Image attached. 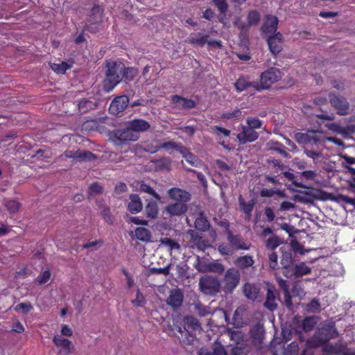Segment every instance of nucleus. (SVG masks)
<instances>
[{
  "mask_svg": "<svg viewBox=\"0 0 355 355\" xmlns=\"http://www.w3.org/2000/svg\"><path fill=\"white\" fill-rule=\"evenodd\" d=\"M282 76V72L278 68L270 67L268 69L260 76L259 91L269 89L272 84L280 80Z\"/></svg>",
  "mask_w": 355,
  "mask_h": 355,
  "instance_id": "6",
  "label": "nucleus"
},
{
  "mask_svg": "<svg viewBox=\"0 0 355 355\" xmlns=\"http://www.w3.org/2000/svg\"><path fill=\"white\" fill-rule=\"evenodd\" d=\"M331 105L336 110V113L340 116H345L349 110V103L347 98L336 92H330L328 95Z\"/></svg>",
  "mask_w": 355,
  "mask_h": 355,
  "instance_id": "7",
  "label": "nucleus"
},
{
  "mask_svg": "<svg viewBox=\"0 0 355 355\" xmlns=\"http://www.w3.org/2000/svg\"><path fill=\"white\" fill-rule=\"evenodd\" d=\"M124 64L120 61L110 60L106 62L105 78L103 87L105 92L112 91L123 79Z\"/></svg>",
  "mask_w": 355,
  "mask_h": 355,
  "instance_id": "2",
  "label": "nucleus"
},
{
  "mask_svg": "<svg viewBox=\"0 0 355 355\" xmlns=\"http://www.w3.org/2000/svg\"><path fill=\"white\" fill-rule=\"evenodd\" d=\"M206 261L205 259L201 258L200 256L197 255L196 257V261L193 263V267L198 270L199 272H202V268L204 266H205Z\"/></svg>",
  "mask_w": 355,
  "mask_h": 355,
  "instance_id": "57",
  "label": "nucleus"
},
{
  "mask_svg": "<svg viewBox=\"0 0 355 355\" xmlns=\"http://www.w3.org/2000/svg\"><path fill=\"white\" fill-rule=\"evenodd\" d=\"M221 117L225 119H231L234 118L240 119L242 117V111L237 109L232 112H226L222 114Z\"/></svg>",
  "mask_w": 355,
  "mask_h": 355,
  "instance_id": "54",
  "label": "nucleus"
},
{
  "mask_svg": "<svg viewBox=\"0 0 355 355\" xmlns=\"http://www.w3.org/2000/svg\"><path fill=\"white\" fill-rule=\"evenodd\" d=\"M243 293L248 299L254 301L259 295V288L255 284L246 283L243 286Z\"/></svg>",
  "mask_w": 355,
  "mask_h": 355,
  "instance_id": "29",
  "label": "nucleus"
},
{
  "mask_svg": "<svg viewBox=\"0 0 355 355\" xmlns=\"http://www.w3.org/2000/svg\"><path fill=\"white\" fill-rule=\"evenodd\" d=\"M324 350L336 355H355V349L349 348L347 343L342 340L325 345Z\"/></svg>",
  "mask_w": 355,
  "mask_h": 355,
  "instance_id": "8",
  "label": "nucleus"
},
{
  "mask_svg": "<svg viewBox=\"0 0 355 355\" xmlns=\"http://www.w3.org/2000/svg\"><path fill=\"white\" fill-rule=\"evenodd\" d=\"M339 334L334 322L324 324L316 332L314 339L317 342V345L326 344L329 340L336 338Z\"/></svg>",
  "mask_w": 355,
  "mask_h": 355,
  "instance_id": "5",
  "label": "nucleus"
},
{
  "mask_svg": "<svg viewBox=\"0 0 355 355\" xmlns=\"http://www.w3.org/2000/svg\"><path fill=\"white\" fill-rule=\"evenodd\" d=\"M103 9L99 6H94L90 10V22H103L102 15Z\"/></svg>",
  "mask_w": 355,
  "mask_h": 355,
  "instance_id": "37",
  "label": "nucleus"
},
{
  "mask_svg": "<svg viewBox=\"0 0 355 355\" xmlns=\"http://www.w3.org/2000/svg\"><path fill=\"white\" fill-rule=\"evenodd\" d=\"M127 209L132 214H137L143 209V203L139 195L132 193L129 196Z\"/></svg>",
  "mask_w": 355,
  "mask_h": 355,
  "instance_id": "20",
  "label": "nucleus"
},
{
  "mask_svg": "<svg viewBox=\"0 0 355 355\" xmlns=\"http://www.w3.org/2000/svg\"><path fill=\"white\" fill-rule=\"evenodd\" d=\"M131 130L136 133L137 135L139 136V132H143L147 131L150 127V123L141 119H135L132 121H130L128 123Z\"/></svg>",
  "mask_w": 355,
  "mask_h": 355,
  "instance_id": "19",
  "label": "nucleus"
},
{
  "mask_svg": "<svg viewBox=\"0 0 355 355\" xmlns=\"http://www.w3.org/2000/svg\"><path fill=\"white\" fill-rule=\"evenodd\" d=\"M178 144H179L178 143H176L175 141L171 140V141H169L167 142H163V143L159 144V148H160V149L164 148L166 150H176L178 148Z\"/></svg>",
  "mask_w": 355,
  "mask_h": 355,
  "instance_id": "61",
  "label": "nucleus"
},
{
  "mask_svg": "<svg viewBox=\"0 0 355 355\" xmlns=\"http://www.w3.org/2000/svg\"><path fill=\"white\" fill-rule=\"evenodd\" d=\"M316 324V318L310 316L305 318L302 323V328L304 331H311Z\"/></svg>",
  "mask_w": 355,
  "mask_h": 355,
  "instance_id": "43",
  "label": "nucleus"
},
{
  "mask_svg": "<svg viewBox=\"0 0 355 355\" xmlns=\"http://www.w3.org/2000/svg\"><path fill=\"white\" fill-rule=\"evenodd\" d=\"M51 67L52 70L57 73H64L67 69L71 67V65L65 62H62L60 63H53L51 64Z\"/></svg>",
  "mask_w": 355,
  "mask_h": 355,
  "instance_id": "46",
  "label": "nucleus"
},
{
  "mask_svg": "<svg viewBox=\"0 0 355 355\" xmlns=\"http://www.w3.org/2000/svg\"><path fill=\"white\" fill-rule=\"evenodd\" d=\"M104 191V187L98 182L90 184V196L92 194H101Z\"/></svg>",
  "mask_w": 355,
  "mask_h": 355,
  "instance_id": "56",
  "label": "nucleus"
},
{
  "mask_svg": "<svg viewBox=\"0 0 355 355\" xmlns=\"http://www.w3.org/2000/svg\"><path fill=\"white\" fill-rule=\"evenodd\" d=\"M108 137L109 139L117 146H122L130 141H135L139 138V135L131 130L128 125L125 128L110 132Z\"/></svg>",
  "mask_w": 355,
  "mask_h": 355,
  "instance_id": "3",
  "label": "nucleus"
},
{
  "mask_svg": "<svg viewBox=\"0 0 355 355\" xmlns=\"http://www.w3.org/2000/svg\"><path fill=\"white\" fill-rule=\"evenodd\" d=\"M51 277V272L49 270H44L42 274L37 277V282L39 284H44L49 282Z\"/></svg>",
  "mask_w": 355,
  "mask_h": 355,
  "instance_id": "62",
  "label": "nucleus"
},
{
  "mask_svg": "<svg viewBox=\"0 0 355 355\" xmlns=\"http://www.w3.org/2000/svg\"><path fill=\"white\" fill-rule=\"evenodd\" d=\"M240 280V273L234 268H229L225 274L224 284L225 291L232 293L238 286Z\"/></svg>",
  "mask_w": 355,
  "mask_h": 355,
  "instance_id": "10",
  "label": "nucleus"
},
{
  "mask_svg": "<svg viewBox=\"0 0 355 355\" xmlns=\"http://www.w3.org/2000/svg\"><path fill=\"white\" fill-rule=\"evenodd\" d=\"M247 126L255 130L261 128L262 126V121L254 117H248L246 119Z\"/></svg>",
  "mask_w": 355,
  "mask_h": 355,
  "instance_id": "52",
  "label": "nucleus"
},
{
  "mask_svg": "<svg viewBox=\"0 0 355 355\" xmlns=\"http://www.w3.org/2000/svg\"><path fill=\"white\" fill-rule=\"evenodd\" d=\"M159 242V245L166 247L171 254L172 253L173 251H177L178 252H180V245L178 242L175 241L174 240L170 238H161Z\"/></svg>",
  "mask_w": 355,
  "mask_h": 355,
  "instance_id": "33",
  "label": "nucleus"
},
{
  "mask_svg": "<svg viewBox=\"0 0 355 355\" xmlns=\"http://www.w3.org/2000/svg\"><path fill=\"white\" fill-rule=\"evenodd\" d=\"M227 241L234 250H248L250 245L245 242L244 239L240 235H234L228 230Z\"/></svg>",
  "mask_w": 355,
  "mask_h": 355,
  "instance_id": "16",
  "label": "nucleus"
},
{
  "mask_svg": "<svg viewBox=\"0 0 355 355\" xmlns=\"http://www.w3.org/2000/svg\"><path fill=\"white\" fill-rule=\"evenodd\" d=\"M213 1L219 10L220 13L225 16L228 8L227 0H213Z\"/></svg>",
  "mask_w": 355,
  "mask_h": 355,
  "instance_id": "50",
  "label": "nucleus"
},
{
  "mask_svg": "<svg viewBox=\"0 0 355 355\" xmlns=\"http://www.w3.org/2000/svg\"><path fill=\"white\" fill-rule=\"evenodd\" d=\"M329 199L336 202H345L355 206V198H351L347 196L339 194L338 196H334L329 194Z\"/></svg>",
  "mask_w": 355,
  "mask_h": 355,
  "instance_id": "39",
  "label": "nucleus"
},
{
  "mask_svg": "<svg viewBox=\"0 0 355 355\" xmlns=\"http://www.w3.org/2000/svg\"><path fill=\"white\" fill-rule=\"evenodd\" d=\"M277 24H263L261 26V31L266 35L270 34L274 35V33H277Z\"/></svg>",
  "mask_w": 355,
  "mask_h": 355,
  "instance_id": "48",
  "label": "nucleus"
},
{
  "mask_svg": "<svg viewBox=\"0 0 355 355\" xmlns=\"http://www.w3.org/2000/svg\"><path fill=\"white\" fill-rule=\"evenodd\" d=\"M185 160L194 167H200L202 165V161L191 153L187 155Z\"/></svg>",
  "mask_w": 355,
  "mask_h": 355,
  "instance_id": "51",
  "label": "nucleus"
},
{
  "mask_svg": "<svg viewBox=\"0 0 355 355\" xmlns=\"http://www.w3.org/2000/svg\"><path fill=\"white\" fill-rule=\"evenodd\" d=\"M304 310L308 313H317L320 310V303L316 298H313L304 306Z\"/></svg>",
  "mask_w": 355,
  "mask_h": 355,
  "instance_id": "44",
  "label": "nucleus"
},
{
  "mask_svg": "<svg viewBox=\"0 0 355 355\" xmlns=\"http://www.w3.org/2000/svg\"><path fill=\"white\" fill-rule=\"evenodd\" d=\"M282 41L283 36L279 32L268 36V45L272 54L277 55L282 51Z\"/></svg>",
  "mask_w": 355,
  "mask_h": 355,
  "instance_id": "14",
  "label": "nucleus"
},
{
  "mask_svg": "<svg viewBox=\"0 0 355 355\" xmlns=\"http://www.w3.org/2000/svg\"><path fill=\"white\" fill-rule=\"evenodd\" d=\"M326 127L329 130L340 134L343 137H347L349 135L355 132L354 125H348L346 128H343L337 123H331L327 124Z\"/></svg>",
  "mask_w": 355,
  "mask_h": 355,
  "instance_id": "24",
  "label": "nucleus"
},
{
  "mask_svg": "<svg viewBox=\"0 0 355 355\" xmlns=\"http://www.w3.org/2000/svg\"><path fill=\"white\" fill-rule=\"evenodd\" d=\"M292 291L294 295L300 297H302L305 295L304 288L302 287L299 282H295L293 286Z\"/></svg>",
  "mask_w": 355,
  "mask_h": 355,
  "instance_id": "63",
  "label": "nucleus"
},
{
  "mask_svg": "<svg viewBox=\"0 0 355 355\" xmlns=\"http://www.w3.org/2000/svg\"><path fill=\"white\" fill-rule=\"evenodd\" d=\"M280 263L282 265V272L286 277L295 264L291 253L287 252H284L281 258Z\"/></svg>",
  "mask_w": 355,
  "mask_h": 355,
  "instance_id": "23",
  "label": "nucleus"
},
{
  "mask_svg": "<svg viewBox=\"0 0 355 355\" xmlns=\"http://www.w3.org/2000/svg\"><path fill=\"white\" fill-rule=\"evenodd\" d=\"M264 306L270 311H273L277 308L276 303V289L273 286H268L266 293V300L264 302Z\"/></svg>",
  "mask_w": 355,
  "mask_h": 355,
  "instance_id": "22",
  "label": "nucleus"
},
{
  "mask_svg": "<svg viewBox=\"0 0 355 355\" xmlns=\"http://www.w3.org/2000/svg\"><path fill=\"white\" fill-rule=\"evenodd\" d=\"M311 272V268L304 262L295 263L286 278L297 279Z\"/></svg>",
  "mask_w": 355,
  "mask_h": 355,
  "instance_id": "15",
  "label": "nucleus"
},
{
  "mask_svg": "<svg viewBox=\"0 0 355 355\" xmlns=\"http://www.w3.org/2000/svg\"><path fill=\"white\" fill-rule=\"evenodd\" d=\"M283 243V240L277 236H272L266 241V248L268 250H273Z\"/></svg>",
  "mask_w": 355,
  "mask_h": 355,
  "instance_id": "42",
  "label": "nucleus"
},
{
  "mask_svg": "<svg viewBox=\"0 0 355 355\" xmlns=\"http://www.w3.org/2000/svg\"><path fill=\"white\" fill-rule=\"evenodd\" d=\"M129 103V97L121 95L116 97L110 103L109 111L114 115H118L125 110Z\"/></svg>",
  "mask_w": 355,
  "mask_h": 355,
  "instance_id": "11",
  "label": "nucleus"
},
{
  "mask_svg": "<svg viewBox=\"0 0 355 355\" xmlns=\"http://www.w3.org/2000/svg\"><path fill=\"white\" fill-rule=\"evenodd\" d=\"M171 101L175 104V107L179 109L189 110L196 107V103L194 101L183 98L179 95L172 96Z\"/></svg>",
  "mask_w": 355,
  "mask_h": 355,
  "instance_id": "21",
  "label": "nucleus"
},
{
  "mask_svg": "<svg viewBox=\"0 0 355 355\" xmlns=\"http://www.w3.org/2000/svg\"><path fill=\"white\" fill-rule=\"evenodd\" d=\"M199 289L207 295L215 296L220 292L221 282L217 277L205 275L199 279Z\"/></svg>",
  "mask_w": 355,
  "mask_h": 355,
  "instance_id": "4",
  "label": "nucleus"
},
{
  "mask_svg": "<svg viewBox=\"0 0 355 355\" xmlns=\"http://www.w3.org/2000/svg\"><path fill=\"white\" fill-rule=\"evenodd\" d=\"M54 345L59 350V353L62 355H67L71 352L73 345L70 340L63 338L61 335L56 334L53 338Z\"/></svg>",
  "mask_w": 355,
  "mask_h": 355,
  "instance_id": "13",
  "label": "nucleus"
},
{
  "mask_svg": "<svg viewBox=\"0 0 355 355\" xmlns=\"http://www.w3.org/2000/svg\"><path fill=\"white\" fill-rule=\"evenodd\" d=\"M275 194H277V196L280 197H284L285 193L284 191L282 190H274L272 189H263L260 191V196L261 197L265 198H270L273 196Z\"/></svg>",
  "mask_w": 355,
  "mask_h": 355,
  "instance_id": "45",
  "label": "nucleus"
},
{
  "mask_svg": "<svg viewBox=\"0 0 355 355\" xmlns=\"http://www.w3.org/2000/svg\"><path fill=\"white\" fill-rule=\"evenodd\" d=\"M209 36V34H204L202 33L192 34L189 37V42L194 45L203 46L205 44H207V42H208Z\"/></svg>",
  "mask_w": 355,
  "mask_h": 355,
  "instance_id": "31",
  "label": "nucleus"
},
{
  "mask_svg": "<svg viewBox=\"0 0 355 355\" xmlns=\"http://www.w3.org/2000/svg\"><path fill=\"white\" fill-rule=\"evenodd\" d=\"M311 133H315V131L309 130L307 132H296L293 138L299 144L309 146V141Z\"/></svg>",
  "mask_w": 355,
  "mask_h": 355,
  "instance_id": "36",
  "label": "nucleus"
},
{
  "mask_svg": "<svg viewBox=\"0 0 355 355\" xmlns=\"http://www.w3.org/2000/svg\"><path fill=\"white\" fill-rule=\"evenodd\" d=\"M168 195L175 202L169 203L164 211L169 216H181L185 214L188 210L187 202L191 200V194L179 188H171L168 190Z\"/></svg>",
  "mask_w": 355,
  "mask_h": 355,
  "instance_id": "1",
  "label": "nucleus"
},
{
  "mask_svg": "<svg viewBox=\"0 0 355 355\" xmlns=\"http://www.w3.org/2000/svg\"><path fill=\"white\" fill-rule=\"evenodd\" d=\"M138 73V70L133 67H125L123 71V78L127 80H132Z\"/></svg>",
  "mask_w": 355,
  "mask_h": 355,
  "instance_id": "47",
  "label": "nucleus"
},
{
  "mask_svg": "<svg viewBox=\"0 0 355 355\" xmlns=\"http://www.w3.org/2000/svg\"><path fill=\"white\" fill-rule=\"evenodd\" d=\"M156 171L171 170V159L168 157H162L159 159L152 160Z\"/></svg>",
  "mask_w": 355,
  "mask_h": 355,
  "instance_id": "34",
  "label": "nucleus"
},
{
  "mask_svg": "<svg viewBox=\"0 0 355 355\" xmlns=\"http://www.w3.org/2000/svg\"><path fill=\"white\" fill-rule=\"evenodd\" d=\"M195 227L200 232H206L210 227V223L208 221L205 213L200 211L194 222Z\"/></svg>",
  "mask_w": 355,
  "mask_h": 355,
  "instance_id": "27",
  "label": "nucleus"
},
{
  "mask_svg": "<svg viewBox=\"0 0 355 355\" xmlns=\"http://www.w3.org/2000/svg\"><path fill=\"white\" fill-rule=\"evenodd\" d=\"M231 338L236 340L235 345L232 349V355H247L248 354L250 347L246 341L242 339L240 332H232Z\"/></svg>",
  "mask_w": 355,
  "mask_h": 355,
  "instance_id": "9",
  "label": "nucleus"
},
{
  "mask_svg": "<svg viewBox=\"0 0 355 355\" xmlns=\"http://www.w3.org/2000/svg\"><path fill=\"white\" fill-rule=\"evenodd\" d=\"M198 355H227V353L223 345L220 343H215L213 345L212 352L202 348L199 351Z\"/></svg>",
  "mask_w": 355,
  "mask_h": 355,
  "instance_id": "30",
  "label": "nucleus"
},
{
  "mask_svg": "<svg viewBox=\"0 0 355 355\" xmlns=\"http://www.w3.org/2000/svg\"><path fill=\"white\" fill-rule=\"evenodd\" d=\"M138 190L153 196L157 200H161V196L150 185L144 182L139 184Z\"/></svg>",
  "mask_w": 355,
  "mask_h": 355,
  "instance_id": "38",
  "label": "nucleus"
},
{
  "mask_svg": "<svg viewBox=\"0 0 355 355\" xmlns=\"http://www.w3.org/2000/svg\"><path fill=\"white\" fill-rule=\"evenodd\" d=\"M99 212L107 223L112 224L114 223V216L111 214L110 209L108 206Z\"/></svg>",
  "mask_w": 355,
  "mask_h": 355,
  "instance_id": "55",
  "label": "nucleus"
},
{
  "mask_svg": "<svg viewBox=\"0 0 355 355\" xmlns=\"http://www.w3.org/2000/svg\"><path fill=\"white\" fill-rule=\"evenodd\" d=\"M182 302L183 295L180 291L178 290L172 291L166 300L167 304L173 309L180 307L182 305Z\"/></svg>",
  "mask_w": 355,
  "mask_h": 355,
  "instance_id": "25",
  "label": "nucleus"
},
{
  "mask_svg": "<svg viewBox=\"0 0 355 355\" xmlns=\"http://www.w3.org/2000/svg\"><path fill=\"white\" fill-rule=\"evenodd\" d=\"M261 15L257 10H250L248 15V22H260Z\"/></svg>",
  "mask_w": 355,
  "mask_h": 355,
  "instance_id": "60",
  "label": "nucleus"
},
{
  "mask_svg": "<svg viewBox=\"0 0 355 355\" xmlns=\"http://www.w3.org/2000/svg\"><path fill=\"white\" fill-rule=\"evenodd\" d=\"M14 309L17 312H21L23 314H27L33 309V306L30 302H22L15 306Z\"/></svg>",
  "mask_w": 355,
  "mask_h": 355,
  "instance_id": "49",
  "label": "nucleus"
},
{
  "mask_svg": "<svg viewBox=\"0 0 355 355\" xmlns=\"http://www.w3.org/2000/svg\"><path fill=\"white\" fill-rule=\"evenodd\" d=\"M195 311L200 316L205 317L211 314V308L205 306L201 302H196L193 304Z\"/></svg>",
  "mask_w": 355,
  "mask_h": 355,
  "instance_id": "40",
  "label": "nucleus"
},
{
  "mask_svg": "<svg viewBox=\"0 0 355 355\" xmlns=\"http://www.w3.org/2000/svg\"><path fill=\"white\" fill-rule=\"evenodd\" d=\"M304 153L308 157L313 159L315 163H316L317 160L322 156L321 153L307 148L304 149Z\"/></svg>",
  "mask_w": 355,
  "mask_h": 355,
  "instance_id": "58",
  "label": "nucleus"
},
{
  "mask_svg": "<svg viewBox=\"0 0 355 355\" xmlns=\"http://www.w3.org/2000/svg\"><path fill=\"white\" fill-rule=\"evenodd\" d=\"M88 159V153L85 150H78L76 151L75 161L81 162L87 161Z\"/></svg>",
  "mask_w": 355,
  "mask_h": 355,
  "instance_id": "59",
  "label": "nucleus"
},
{
  "mask_svg": "<svg viewBox=\"0 0 355 355\" xmlns=\"http://www.w3.org/2000/svg\"><path fill=\"white\" fill-rule=\"evenodd\" d=\"M135 236L137 239L142 241H149L151 234L149 230L144 227H137L135 230Z\"/></svg>",
  "mask_w": 355,
  "mask_h": 355,
  "instance_id": "41",
  "label": "nucleus"
},
{
  "mask_svg": "<svg viewBox=\"0 0 355 355\" xmlns=\"http://www.w3.org/2000/svg\"><path fill=\"white\" fill-rule=\"evenodd\" d=\"M254 263V261L252 257L249 255L238 257L234 261V263L241 269H245L251 267L252 266Z\"/></svg>",
  "mask_w": 355,
  "mask_h": 355,
  "instance_id": "35",
  "label": "nucleus"
},
{
  "mask_svg": "<svg viewBox=\"0 0 355 355\" xmlns=\"http://www.w3.org/2000/svg\"><path fill=\"white\" fill-rule=\"evenodd\" d=\"M187 234L191 237V242L199 250L204 251L209 245L208 241L204 239L199 234L193 230H188Z\"/></svg>",
  "mask_w": 355,
  "mask_h": 355,
  "instance_id": "17",
  "label": "nucleus"
},
{
  "mask_svg": "<svg viewBox=\"0 0 355 355\" xmlns=\"http://www.w3.org/2000/svg\"><path fill=\"white\" fill-rule=\"evenodd\" d=\"M236 137L241 144H245L257 140L259 137V133L255 130L247 125H243L242 126V131L237 135Z\"/></svg>",
  "mask_w": 355,
  "mask_h": 355,
  "instance_id": "12",
  "label": "nucleus"
},
{
  "mask_svg": "<svg viewBox=\"0 0 355 355\" xmlns=\"http://www.w3.org/2000/svg\"><path fill=\"white\" fill-rule=\"evenodd\" d=\"M239 203L241 209L245 214L247 219H250L252 216V212L255 205L254 199L250 200L248 202H246L241 195L238 198Z\"/></svg>",
  "mask_w": 355,
  "mask_h": 355,
  "instance_id": "26",
  "label": "nucleus"
},
{
  "mask_svg": "<svg viewBox=\"0 0 355 355\" xmlns=\"http://www.w3.org/2000/svg\"><path fill=\"white\" fill-rule=\"evenodd\" d=\"M184 327L191 329L193 331L202 330L201 324L198 319L193 315L185 316L183 319Z\"/></svg>",
  "mask_w": 355,
  "mask_h": 355,
  "instance_id": "32",
  "label": "nucleus"
},
{
  "mask_svg": "<svg viewBox=\"0 0 355 355\" xmlns=\"http://www.w3.org/2000/svg\"><path fill=\"white\" fill-rule=\"evenodd\" d=\"M159 213L158 205L156 201L153 200H147L145 207V214L149 218H155Z\"/></svg>",
  "mask_w": 355,
  "mask_h": 355,
  "instance_id": "28",
  "label": "nucleus"
},
{
  "mask_svg": "<svg viewBox=\"0 0 355 355\" xmlns=\"http://www.w3.org/2000/svg\"><path fill=\"white\" fill-rule=\"evenodd\" d=\"M234 87L236 91L239 92L245 91L250 87L259 91V82H251L248 77L240 76L234 83Z\"/></svg>",
  "mask_w": 355,
  "mask_h": 355,
  "instance_id": "18",
  "label": "nucleus"
},
{
  "mask_svg": "<svg viewBox=\"0 0 355 355\" xmlns=\"http://www.w3.org/2000/svg\"><path fill=\"white\" fill-rule=\"evenodd\" d=\"M268 258L269 261V266L272 270H277L278 268V256L276 252H270L268 254Z\"/></svg>",
  "mask_w": 355,
  "mask_h": 355,
  "instance_id": "53",
  "label": "nucleus"
},
{
  "mask_svg": "<svg viewBox=\"0 0 355 355\" xmlns=\"http://www.w3.org/2000/svg\"><path fill=\"white\" fill-rule=\"evenodd\" d=\"M298 345L295 342H292L285 349L286 355H295L298 352Z\"/></svg>",
  "mask_w": 355,
  "mask_h": 355,
  "instance_id": "64",
  "label": "nucleus"
}]
</instances>
